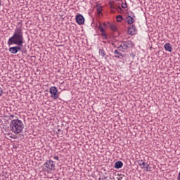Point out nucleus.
Listing matches in <instances>:
<instances>
[{"label":"nucleus","instance_id":"1","mask_svg":"<svg viewBox=\"0 0 180 180\" xmlns=\"http://www.w3.org/2000/svg\"><path fill=\"white\" fill-rule=\"evenodd\" d=\"M23 43H25V38L22 27H16L13 36L8 39L7 44L8 46H23Z\"/></svg>","mask_w":180,"mask_h":180},{"label":"nucleus","instance_id":"2","mask_svg":"<svg viewBox=\"0 0 180 180\" xmlns=\"http://www.w3.org/2000/svg\"><path fill=\"white\" fill-rule=\"evenodd\" d=\"M10 129L15 134H19L23 131L25 124H23V122L20 120H13L10 124Z\"/></svg>","mask_w":180,"mask_h":180},{"label":"nucleus","instance_id":"3","mask_svg":"<svg viewBox=\"0 0 180 180\" xmlns=\"http://www.w3.org/2000/svg\"><path fill=\"white\" fill-rule=\"evenodd\" d=\"M134 46V44H133V41H124L120 44L119 46H117V49L119 51H122V53H126V51H128L129 49H133Z\"/></svg>","mask_w":180,"mask_h":180},{"label":"nucleus","instance_id":"4","mask_svg":"<svg viewBox=\"0 0 180 180\" xmlns=\"http://www.w3.org/2000/svg\"><path fill=\"white\" fill-rule=\"evenodd\" d=\"M44 165L49 172H53L56 169V163L51 160H47Z\"/></svg>","mask_w":180,"mask_h":180},{"label":"nucleus","instance_id":"5","mask_svg":"<svg viewBox=\"0 0 180 180\" xmlns=\"http://www.w3.org/2000/svg\"><path fill=\"white\" fill-rule=\"evenodd\" d=\"M49 93L51 94V98H52V99H58L60 95L58 94L57 87L51 86L49 89Z\"/></svg>","mask_w":180,"mask_h":180},{"label":"nucleus","instance_id":"6","mask_svg":"<svg viewBox=\"0 0 180 180\" xmlns=\"http://www.w3.org/2000/svg\"><path fill=\"white\" fill-rule=\"evenodd\" d=\"M20 50H22V46L16 45L15 46L10 47L8 51H10L11 54H17Z\"/></svg>","mask_w":180,"mask_h":180},{"label":"nucleus","instance_id":"7","mask_svg":"<svg viewBox=\"0 0 180 180\" xmlns=\"http://www.w3.org/2000/svg\"><path fill=\"white\" fill-rule=\"evenodd\" d=\"M114 54H115V58H124V57H126V54L120 52L119 49H115L114 51Z\"/></svg>","mask_w":180,"mask_h":180},{"label":"nucleus","instance_id":"8","mask_svg":"<svg viewBox=\"0 0 180 180\" xmlns=\"http://www.w3.org/2000/svg\"><path fill=\"white\" fill-rule=\"evenodd\" d=\"M75 19L78 25H84L85 22V19L84 18V16L81 14L77 15Z\"/></svg>","mask_w":180,"mask_h":180},{"label":"nucleus","instance_id":"9","mask_svg":"<svg viewBox=\"0 0 180 180\" xmlns=\"http://www.w3.org/2000/svg\"><path fill=\"white\" fill-rule=\"evenodd\" d=\"M164 49L166 51H169V53H172V50H174L172 45L170 43H166L164 45Z\"/></svg>","mask_w":180,"mask_h":180},{"label":"nucleus","instance_id":"10","mask_svg":"<svg viewBox=\"0 0 180 180\" xmlns=\"http://www.w3.org/2000/svg\"><path fill=\"white\" fill-rule=\"evenodd\" d=\"M136 25H131L129 29H128V33L131 36H134L136 34Z\"/></svg>","mask_w":180,"mask_h":180},{"label":"nucleus","instance_id":"11","mask_svg":"<svg viewBox=\"0 0 180 180\" xmlns=\"http://www.w3.org/2000/svg\"><path fill=\"white\" fill-rule=\"evenodd\" d=\"M134 18H136V16L131 17L130 15L128 14V16L127 17V22L128 23V25H133L134 23Z\"/></svg>","mask_w":180,"mask_h":180},{"label":"nucleus","instance_id":"12","mask_svg":"<svg viewBox=\"0 0 180 180\" xmlns=\"http://www.w3.org/2000/svg\"><path fill=\"white\" fill-rule=\"evenodd\" d=\"M114 167L117 168V169H119L123 167V162L122 161H117L115 163Z\"/></svg>","mask_w":180,"mask_h":180},{"label":"nucleus","instance_id":"13","mask_svg":"<svg viewBox=\"0 0 180 180\" xmlns=\"http://www.w3.org/2000/svg\"><path fill=\"white\" fill-rule=\"evenodd\" d=\"M110 30L112 31V32H117V27H116V25H115L114 24H111L110 26Z\"/></svg>","mask_w":180,"mask_h":180},{"label":"nucleus","instance_id":"14","mask_svg":"<svg viewBox=\"0 0 180 180\" xmlns=\"http://www.w3.org/2000/svg\"><path fill=\"white\" fill-rule=\"evenodd\" d=\"M117 22H120L124 20L123 16L122 15H119L116 17Z\"/></svg>","mask_w":180,"mask_h":180},{"label":"nucleus","instance_id":"15","mask_svg":"<svg viewBox=\"0 0 180 180\" xmlns=\"http://www.w3.org/2000/svg\"><path fill=\"white\" fill-rule=\"evenodd\" d=\"M99 54L101 56V57H105V50H103V49H100Z\"/></svg>","mask_w":180,"mask_h":180},{"label":"nucleus","instance_id":"16","mask_svg":"<svg viewBox=\"0 0 180 180\" xmlns=\"http://www.w3.org/2000/svg\"><path fill=\"white\" fill-rule=\"evenodd\" d=\"M98 30H100L101 33L105 32V29L103 28V27L101 25H100L98 26Z\"/></svg>","mask_w":180,"mask_h":180},{"label":"nucleus","instance_id":"17","mask_svg":"<svg viewBox=\"0 0 180 180\" xmlns=\"http://www.w3.org/2000/svg\"><path fill=\"white\" fill-rule=\"evenodd\" d=\"M98 30H100L101 33L105 32V29L103 28V27L101 25H100L98 26Z\"/></svg>","mask_w":180,"mask_h":180},{"label":"nucleus","instance_id":"18","mask_svg":"<svg viewBox=\"0 0 180 180\" xmlns=\"http://www.w3.org/2000/svg\"><path fill=\"white\" fill-rule=\"evenodd\" d=\"M150 167V165L147 164L145 165L143 167H142V168L145 169V171H148V168Z\"/></svg>","mask_w":180,"mask_h":180},{"label":"nucleus","instance_id":"19","mask_svg":"<svg viewBox=\"0 0 180 180\" xmlns=\"http://www.w3.org/2000/svg\"><path fill=\"white\" fill-rule=\"evenodd\" d=\"M101 36H103V37H104V39H105L107 40V39H108V34H106V32H105V31L103 32H101Z\"/></svg>","mask_w":180,"mask_h":180},{"label":"nucleus","instance_id":"20","mask_svg":"<svg viewBox=\"0 0 180 180\" xmlns=\"http://www.w3.org/2000/svg\"><path fill=\"white\" fill-rule=\"evenodd\" d=\"M121 6L122 8H123L124 9H126V8H127V4L126 3H122Z\"/></svg>","mask_w":180,"mask_h":180},{"label":"nucleus","instance_id":"21","mask_svg":"<svg viewBox=\"0 0 180 180\" xmlns=\"http://www.w3.org/2000/svg\"><path fill=\"white\" fill-rule=\"evenodd\" d=\"M97 11H98V14L102 13V8H97Z\"/></svg>","mask_w":180,"mask_h":180},{"label":"nucleus","instance_id":"22","mask_svg":"<svg viewBox=\"0 0 180 180\" xmlns=\"http://www.w3.org/2000/svg\"><path fill=\"white\" fill-rule=\"evenodd\" d=\"M138 164L140 167H141V165H143V160H139Z\"/></svg>","mask_w":180,"mask_h":180},{"label":"nucleus","instance_id":"23","mask_svg":"<svg viewBox=\"0 0 180 180\" xmlns=\"http://www.w3.org/2000/svg\"><path fill=\"white\" fill-rule=\"evenodd\" d=\"M4 90L0 87V96L2 95Z\"/></svg>","mask_w":180,"mask_h":180},{"label":"nucleus","instance_id":"24","mask_svg":"<svg viewBox=\"0 0 180 180\" xmlns=\"http://www.w3.org/2000/svg\"><path fill=\"white\" fill-rule=\"evenodd\" d=\"M53 158H54V160H57V161H58L60 160L58 156H54Z\"/></svg>","mask_w":180,"mask_h":180},{"label":"nucleus","instance_id":"25","mask_svg":"<svg viewBox=\"0 0 180 180\" xmlns=\"http://www.w3.org/2000/svg\"><path fill=\"white\" fill-rule=\"evenodd\" d=\"M110 5L111 9H115V7H113V6L112 5V3H110Z\"/></svg>","mask_w":180,"mask_h":180},{"label":"nucleus","instance_id":"26","mask_svg":"<svg viewBox=\"0 0 180 180\" xmlns=\"http://www.w3.org/2000/svg\"><path fill=\"white\" fill-rule=\"evenodd\" d=\"M146 162H142V165H143V167L145 166V165H146Z\"/></svg>","mask_w":180,"mask_h":180},{"label":"nucleus","instance_id":"27","mask_svg":"<svg viewBox=\"0 0 180 180\" xmlns=\"http://www.w3.org/2000/svg\"><path fill=\"white\" fill-rule=\"evenodd\" d=\"M103 26H104V27H106V23H103Z\"/></svg>","mask_w":180,"mask_h":180},{"label":"nucleus","instance_id":"28","mask_svg":"<svg viewBox=\"0 0 180 180\" xmlns=\"http://www.w3.org/2000/svg\"><path fill=\"white\" fill-rule=\"evenodd\" d=\"M98 180H104L102 178H99Z\"/></svg>","mask_w":180,"mask_h":180},{"label":"nucleus","instance_id":"29","mask_svg":"<svg viewBox=\"0 0 180 180\" xmlns=\"http://www.w3.org/2000/svg\"><path fill=\"white\" fill-rule=\"evenodd\" d=\"M11 139H16L15 137H13V136H11Z\"/></svg>","mask_w":180,"mask_h":180},{"label":"nucleus","instance_id":"30","mask_svg":"<svg viewBox=\"0 0 180 180\" xmlns=\"http://www.w3.org/2000/svg\"><path fill=\"white\" fill-rule=\"evenodd\" d=\"M135 56H136V55H134V54L132 55V57H135Z\"/></svg>","mask_w":180,"mask_h":180},{"label":"nucleus","instance_id":"31","mask_svg":"<svg viewBox=\"0 0 180 180\" xmlns=\"http://www.w3.org/2000/svg\"><path fill=\"white\" fill-rule=\"evenodd\" d=\"M58 131H61V129H58Z\"/></svg>","mask_w":180,"mask_h":180},{"label":"nucleus","instance_id":"32","mask_svg":"<svg viewBox=\"0 0 180 180\" xmlns=\"http://www.w3.org/2000/svg\"><path fill=\"white\" fill-rule=\"evenodd\" d=\"M1 5H2V4L1 3V0H0V6H1Z\"/></svg>","mask_w":180,"mask_h":180},{"label":"nucleus","instance_id":"33","mask_svg":"<svg viewBox=\"0 0 180 180\" xmlns=\"http://www.w3.org/2000/svg\"><path fill=\"white\" fill-rule=\"evenodd\" d=\"M119 9H122V8L119 7Z\"/></svg>","mask_w":180,"mask_h":180},{"label":"nucleus","instance_id":"34","mask_svg":"<svg viewBox=\"0 0 180 180\" xmlns=\"http://www.w3.org/2000/svg\"><path fill=\"white\" fill-rule=\"evenodd\" d=\"M116 1H119V0H116Z\"/></svg>","mask_w":180,"mask_h":180}]
</instances>
